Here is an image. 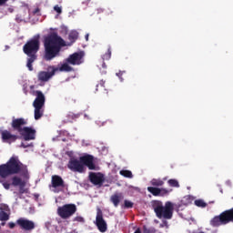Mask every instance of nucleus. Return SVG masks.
<instances>
[{
    "mask_svg": "<svg viewBox=\"0 0 233 233\" xmlns=\"http://www.w3.org/2000/svg\"><path fill=\"white\" fill-rule=\"evenodd\" d=\"M88 36H89V35L86 34V41H88Z\"/></svg>",
    "mask_w": 233,
    "mask_h": 233,
    "instance_id": "44",
    "label": "nucleus"
},
{
    "mask_svg": "<svg viewBox=\"0 0 233 233\" xmlns=\"http://www.w3.org/2000/svg\"><path fill=\"white\" fill-rule=\"evenodd\" d=\"M34 95L35 96L33 102V106L35 108V121H39V119L42 118L43 115L45 114L44 108L46 98L45 97V94L39 90L34 91Z\"/></svg>",
    "mask_w": 233,
    "mask_h": 233,
    "instance_id": "6",
    "label": "nucleus"
},
{
    "mask_svg": "<svg viewBox=\"0 0 233 233\" xmlns=\"http://www.w3.org/2000/svg\"><path fill=\"white\" fill-rule=\"evenodd\" d=\"M1 136H2V140L5 143H15V141H17V136L16 135H13L8 130H3L1 132Z\"/></svg>",
    "mask_w": 233,
    "mask_h": 233,
    "instance_id": "16",
    "label": "nucleus"
},
{
    "mask_svg": "<svg viewBox=\"0 0 233 233\" xmlns=\"http://www.w3.org/2000/svg\"><path fill=\"white\" fill-rule=\"evenodd\" d=\"M151 185L153 187H163V185H165V182L161 179H157V178H153L151 180Z\"/></svg>",
    "mask_w": 233,
    "mask_h": 233,
    "instance_id": "26",
    "label": "nucleus"
},
{
    "mask_svg": "<svg viewBox=\"0 0 233 233\" xmlns=\"http://www.w3.org/2000/svg\"><path fill=\"white\" fill-rule=\"evenodd\" d=\"M182 201H183L184 205H192V203L194 201V197L187 195V196L184 197Z\"/></svg>",
    "mask_w": 233,
    "mask_h": 233,
    "instance_id": "27",
    "label": "nucleus"
},
{
    "mask_svg": "<svg viewBox=\"0 0 233 233\" xmlns=\"http://www.w3.org/2000/svg\"><path fill=\"white\" fill-rule=\"evenodd\" d=\"M63 46H66V43L57 33H52L46 36L44 39V59L46 61H52V59L59 56Z\"/></svg>",
    "mask_w": 233,
    "mask_h": 233,
    "instance_id": "1",
    "label": "nucleus"
},
{
    "mask_svg": "<svg viewBox=\"0 0 233 233\" xmlns=\"http://www.w3.org/2000/svg\"><path fill=\"white\" fill-rule=\"evenodd\" d=\"M10 219V213L0 211V221H8Z\"/></svg>",
    "mask_w": 233,
    "mask_h": 233,
    "instance_id": "28",
    "label": "nucleus"
},
{
    "mask_svg": "<svg viewBox=\"0 0 233 233\" xmlns=\"http://www.w3.org/2000/svg\"><path fill=\"white\" fill-rule=\"evenodd\" d=\"M51 183L53 188H59V187L65 188V180H63V177H61L59 175L52 176Z\"/></svg>",
    "mask_w": 233,
    "mask_h": 233,
    "instance_id": "17",
    "label": "nucleus"
},
{
    "mask_svg": "<svg viewBox=\"0 0 233 233\" xmlns=\"http://www.w3.org/2000/svg\"><path fill=\"white\" fill-rule=\"evenodd\" d=\"M157 232V230L156 229V228H147V226H144L143 228V233H156Z\"/></svg>",
    "mask_w": 233,
    "mask_h": 233,
    "instance_id": "30",
    "label": "nucleus"
},
{
    "mask_svg": "<svg viewBox=\"0 0 233 233\" xmlns=\"http://www.w3.org/2000/svg\"><path fill=\"white\" fill-rule=\"evenodd\" d=\"M57 67L54 66H50L47 68V71H40L37 75L38 81H41L42 83H46L56 76V72H57Z\"/></svg>",
    "mask_w": 233,
    "mask_h": 233,
    "instance_id": "9",
    "label": "nucleus"
},
{
    "mask_svg": "<svg viewBox=\"0 0 233 233\" xmlns=\"http://www.w3.org/2000/svg\"><path fill=\"white\" fill-rule=\"evenodd\" d=\"M35 129L28 127H24L23 131L20 133L25 141H33L35 139Z\"/></svg>",
    "mask_w": 233,
    "mask_h": 233,
    "instance_id": "15",
    "label": "nucleus"
},
{
    "mask_svg": "<svg viewBox=\"0 0 233 233\" xmlns=\"http://www.w3.org/2000/svg\"><path fill=\"white\" fill-rule=\"evenodd\" d=\"M102 67L106 68V64L103 63Z\"/></svg>",
    "mask_w": 233,
    "mask_h": 233,
    "instance_id": "45",
    "label": "nucleus"
},
{
    "mask_svg": "<svg viewBox=\"0 0 233 233\" xmlns=\"http://www.w3.org/2000/svg\"><path fill=\"white\" fill-rule=\"evenodd\" d=\"M54 10H55V12H56L58 14H63V8L61 6H59L58 5L54 6Z\"/></svg>",
    "mask_w": 233,
    "mask_h": 233,
    "instance_id": "34",
    "label": "nucleus"
},
{
    "mask_svg": "<svg viewBox=\"0 0 233 233\" xmlns=\"http://www.w3.org/2000/svg\"><path fill=\"white\" fill-rule=\"evenodd\" d=\"M27 123L28 122H26V119L25 118H13L11 127L13 130L21 134L25 128V125H27Z\"/></svg>",
    "mask_w": 233,
    "mask_h": 233,
    "instance_id": "14",
    "label": "nucleus"
},
{
    "mask_svg": "<svg viewBox=\"0 0 233 233\" xmlns=\"http://www.w3.org/2000/svg\"><path fill=\"white\" fill-rule=\"evenodd\" d=\"M134 233H141V228H137Z\"/></svg>",
    "mask_w": 233,
    "mask_h": 233,
    "instance_id": "43",
    "label": "nucleus"
},
{
    "mask_svg": "<svg viewBox=\"0 0 233 233\" xmlns=\"http://www.w3.org/2000/svg\"><path fill=\"white\" fill-rule=\"evenodd\" d=\"M233 223V208L215 216L209 222L211 227H221V225H228Z\"/></svg>",
    "mask_w": 233,
    "mask_h": 233,
    "instance_id": "7",
    "label": "nucleus"
},
{
    "mask_svg": "<svg viewBox=\"0 0 233 233\" xmlns=\"http://www.w3.org/2000/svg\"><path fill=\"white\" fill-rule=\"evenodd\" d=\"M39 12H40V9H39V7H37V8H35L34 11H33V14H39Z\"/></svg>",
    "mask_w": 233,
    "mask_h": 233,
    "instance_id": "41",
    "label": "nucleus"
},
{
    "mask_svg": "<svg viewBox=\"0 0 233 233\" xmlns=\"http://www.w3.org/2000/svg\"><path fill=\"white\" fill-rule=\"evenodd\" d=\"M13 187H20V188H25L26 187V181L23 180L20 177L15 176L12 177Z\"/></svg>",
    "mask_w": 233,
    "mask_h": 233,
    "instance_id": "18",
    "label": "nucleus"
},
{
    "mask_svg": "<svg viewBox=\"0 0 233 233\" xmlns=\"http://www.w3.org/2000/svg\"><path fill=\"white\" fill-rule=\"evenodd\" d=\"M96 225L99 232H105L106 230V221L103 218V211L101 208L96 209Z\"/></svg>",
    "mask_w": 233,
    "mask_h": 233,
    "instance_id": "13",
    "label": "nucleus"
},
{
    "mask_svg": "<svg viewBox=\"0 0 233 233\" xmlns=\"http://www.w3.org/2000/svg\"><path fill=\"white\" fill-rule=\"evenodd\" d=\"M151 208L154 209V212L158 218V219H172L174 214V204L172 202H166L163 206V202L159 200H153L151 202Z\"/></svg>",
    "mask_w": 233,
    "mask_h": 233,
    "instance_id": "5",
    "label": "nucleus"
},
{
    "mask_svg": "<svg viewBox=\"0 0 233 233\" xmlns=\"http://www.w3.org/2000/svg\"><path fill=\"white\" fill-rule=\"evenodd\" d=\"M112 57V47L109 46L107 48V52L102 56L103 61H109Z\"/></svg>",
    "mask_w": 233,
    "mask_h": 233,
    "instance_id": "24",
    "label": "nucleus"
},
{
    "mask_svg": "<svg viewBox=\"0 0 233 233\" xmlns=\"http://www.w3.org/2000/svg\"><path fill=\"white\" fill-rule=\"evenodd\" d=\"M0 212L10 213V208L6 204H0Z\"/></svg>",
    "mask_w": 233,
    "mask_h": 233,
    "instance_id": "32",
    "label": "nucleus"
},
{
    "mask_svg": "<svg viewBox=\"0 0 233 233\" xmlns=\"http://www.w3.org/2000/svg\"><path fill=\"white\" fill-rule=\"evenodd\" d=\"M120 176H123L124 177H128L129 179H132L134 177V175H132V171L122 169L119 171Z\"/></svg>",
    "mask_w": 233,
    "mask_h": 233,
    "instance_id": "23",
    "label": "nucleus"
},
{
    "mask_svg": "<svg viewBox=\"0 0 233 233\" xmlns=\"http://www.w3.org/2000/svg\"><path fill=\"white\" fill-rule=\"evenodd\" d=\"M22 148H28V147H31V145H26L25 143L21 144Z\"/></svg>",
    "mask_w": 233,
    "mask_h": 233,
    "instance_id": "39",
    "label": "nucleus"
},
{
    "mask_svg": "<svg viewBox=\"0 0 233 233\" xmlns=\"http://www.w3.org/2000/svg\"><path fill=\"white\" fill-rule=\"evenodd\" d=\"M56 68L57 72H72V70H74V68H72V66H70L67 62L63 64L60 67Z\"/></svg>",
    "mask_w": 233,
    "mask_h": 233,
    "instance_id": "21",
    "label": "nucleus"
},
{
    "mask_svg": "<svg viewBox=\"0 0 233 233\" xmlns=\"http://www.w3.org/2000/svg\"><path fill=\"white\" fill-rule=\"evenodd\" d=\"M57 215L62 219H69L74 214L77 212V206L76 204H65L57 208Z\"/></svg>",
    "mask_w": 233,
    "mask_h": 233,
    "instance_id": "8",
    "label": "nucleus"
},
{
    "mask_svg": "<svg viewBox=\"0 0 233 233\" xmlns=\"http://www.w3.org/2000/svg\"><path fill=\"white\" fill-rule=\"evenodd\" d=\"M14 174H20L24 179H29L28 167L22 164L21 161L15 157H12L6 164L0 165V176L3 179Z\"/></svg>",
    "mask_w": 233,
    "mask_h": 233,
    "instance_id": "2",
    "label": "nucleus"
},
{
    "mask_svg": "<svg viewBox=\"0 0 233 233\" xmlns=\"http://www.w3.org/2000/svg\"><path fill=\"white\" fill-rule=\"evenodd\" d=\"M83 57H85V52L83 51L76 52L70 55L66 61V63H68V65H73L74 66H76L82 65Z\"/></svg>",
    "mask_w": 233,
    "mask_h": 233,
    "instance_id": "10",
    "label": "nucleus"
},
{
    "mask_svg": "<svg viewBox=\"0 0 233 233\" xmlns=\"http://www.w3.org/2000/svg\"><path fill=\"white\" fill-rule=\"evenodd\" d=\"M3 187H4V188H5V190H10V183L4 182Z\"/></svg>",
    "mask_w": 233,
    "mask_h": 233,
    "instance_id": "36",
    "label": "nucleus"
},
{
    "mask_svg": "<svg viewBox=\"0 0 233 233\" xmlns=\"http://www.w3.org/2000/svg\"><path fill=\"white\" fill-rule=\"evenodd\" d=\"M78 37H79V33L76 30L71 31L68 35V40L70 41V43H76Z\"/></svg>",
    "mask_w": 233,
    "mask_h": 233,
    "instance_id": "20",
    "label": "nucleus"
},
{
    "mask_svg": "<svg viewBox=\"0 0 233 233\" xmlns=\"http://www.w3.org/2000/svg\"><path fill=\"white\" fill-rule=\"evenodd\" d=\"M196 207H198L199 208H206V207L208 206L207 202H205V200L203 199H197L194 201Z\"/></svg>",
    "mask_w": 233,
    "mask_h": 233,
    "instance_id": "25",
    "label": "nucleus"
},
{
    "mask_svg": "<svg viewBox=\"0 0 233 233\" xmlns=\"http://www.w3.org/2000/svg\"><path fill=\"white\" fill-rule=\"evenodd\" d=\"M147 191L152 194V196H161V188L154 187H148Z\"/></svg>",
    "mask_w": 233,
    "mask_h": 233,
    "instance_id": "22",
    "label": "nucleus"
},
{
    "mask_svg": "<svg viewBox=\"0 0 233 233\" xmlns=\"http://www.w3.org/2000/svg\"><path fill=\"white\" fill-rule=\"evenodd\" d=\"M99 85H100V86L105 87V81L101 80Z\"/></svg>",
    "mask_w": 233,
    "mask_h": 233,
    "instance_id": "42",
    "label": "nucleus"
},
{
    "mask_svg": "<svg viewBox=\"0 0 233 233\" xmlns=\"http://www.w3.org/2000/svg\"><path fill=\"white\" fill-rule=\"evenodd\" d=\"M169 187H174L175 188H179V182L177 179H169L167 181Z\"/></svg>",
    "mask_w": 233,
    "mask_h": 233,
    "instance_id": "29",
    "label": "nucleus"
},
{
    "mask_svg": "<svg viewBox=\"0 0 233 233\" xmlns=\"http://www.w3.org/2000/svg\"><path fill=\"white\" fill-rule=\"evenodd\" d=\"M6 1L8 0H0V6H3V5H5Z\"/></svg>",
    "mask_w": 233,
    "mask_h": 233,
    "instance_id": "40",
    "label": "nucleus"
},
{
    "mask_svg": "<svg viewBox=\"0 0 233 233\" xmlns=\"http://www.w3.org/2000/svg\"><path fill=\"white\" fill-rule=\"evenodd\" d=\"M168 223L165 220L162 224L159 225V228H164V227H167Z\"/></svg>",
    "mask_w": 233,
    "mask_h": 233,
    "instance_id": "37",
    "label": "nucleus"
},
{
    "mask_svg": "<svg viewBox=\"0 0 233 233\" xmlns=\"http://www.w3.org/2000/svg\"><path fill=\"white\" fill-rule=\"evenodd\" d=\"M124 208H134V202L130 200H124Z\"/></svg>",
    "mask_w": 233,
    "mask_h": 233,
    "instance_id": "31",
    "label": "nucleus"
},
{
    "mask_svg": "<svg viewBox=\"0 0 233 233\" xmlns=\"http://www.w3.org/2000/svg\"><path fill=\"white\" fill-rule=\"evenodd\" d=\"M74 221H77L78 223H85V218L83 217H76Z\"/></svg>",
    "mask_w": 233,
    "mask_h": 233,
    "instance_id": "35",
    "label": "nucleus"
},
{
    "mask_svg": "<svg viewBox=\"0 0 233 233\" xmlns=\"http://www.w3.org/2000/svg\"><path fill=\"white\" fill-rule=\"evenodd\" d=\"M160 196H167V194H170V192H172V189L168 190L167 188H160Z\"/></svg>",
    "mask_w": 233,
    "mask_h": 233,
    "instance_id": "33",
    "label": "nucleus"
},
{
    "mask_svg": "<svg viewBox=\"0 0 233 233\" xmlns=\"http://www.w3.org/2000/svg\"><path fill=\"white\" fill-rule=\"evenodd\" d=\"M86 167L88 170H97L96 166V158L90 154H86L77 158H71L68 161L67 167L72 172H78V174H85L86 172Z\"/></svg>",
    "mask_w": 233,
    "mask_h": 233,
    "instance_id": "3",
    "label": "nucleus"
},
{
    "mask_svg": "<svg viewBox=\"0 0 233 233\" xmlns=\"http://www.w3.org/2000/svg\"><path fill=\"white\" fill-rule=\"evenodd\" d=\"M123 193H115L110 197V201L113 203L114 207L117 208V207H119V203H121Z\"/></svg>",
    "mask_w": 233,
    "mask_h": 233,
    "instance_id": "19",
    "label": "nucleus"
},
{
    "mask_svg": "<svg viewBox=\"0 0 233 233\" xmlns=\"http://www.w3.org/2000/svg\"><path fill=\"white\" fill-rule=\"evenodd\" d=\"M16 225H18L22 230H25L27 232H30L35 228V223H34V221L23 218L16 220Z\"/></svg>",
    "mask_w": 233,
    "mask_h": 233,
    "instance_id": "11",
    "label": "nucleus"
},
{
    "mask_svg": "<svg viewBox=\"0 0 233 233\" xmlns=\"http://www.w3.org/2000/svg\"><path fill=\"white\" fill-rule=\"evenodd\" d=\"M39 38H33L25 43L23 46V51L25 56H27V64L26 66L30 72L34 70L32 66L34 62L37 59V52H39Z\"/></svg>",
    "mask_w": 233,
    "mask_h": 233,
    "instance_id": "4",
    "label": "nucleus"
},
{
    "mask_svg": "<svg viewBox=\"0 0 233 233\" xmlns=\"http://www.w3.org/2000/svg\"><path fill=\"white\" fill-rule=\"evenodd\" d=\"M8 227H9V228H15V223H14V222H9V223H8Z\"/></svg>",
    "mask_w": 233,
    "mask_h": 233,
    "instance_id": "38",
    "label": "nucleus"
},
{
    "mask_svg": "<svg viewBox=\"0 0 233 233\" xmlns=\"http://www.w3.org/2000/svg\"><path fill=\"white\" fill-rule=\"evenodd\" d=\"M89 181L96 187H103V183H105V175L103 173H89Z\"/></svg>",
    "mask_w": 233,
    "mask_h": 233,
    "instance_id": "12",
    "label": "nucleus"
}]
</instances>
